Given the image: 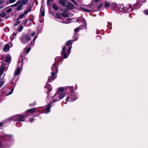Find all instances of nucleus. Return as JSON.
Segmentation results:
<instances>
[{"instance_id":"1","label":"nucleus","mask_w":148,"mask_h":148,"mask_svg":"<svg viewBox=\"0 0 148 148\" xmlns=\"http://www.w3.org/2000/svg\"><path fill=\"white\" fill-rule=\"evenodd\" d=\"M73 86H67L66 88L69 90V95L66 99V101L68 102L69 101H73L76 100L78 98V96L76 92L73 90Z\"/></svg>"},{"instance_id":"2","label":"nucleus","mask_w":148,"mask_h":148,"mask_svg":"<svg viewBox=\"0 0 148 148\" xmlns=\"http://www.w3.org/2000/svg\"><path fill=\"white\" fill-rule=\"evenodd\" d=\"M25 119L24 115L18 114L8 119V121H10L12 120L15 121H19L24 122L25 121Z\"/></svg>"},{"instance_id":"3","label":"nucleus","mask_w":148,"mask_h":148,"mask_svg":"<svg viewBox=\"0 0 148 148\" xmlns=\"http://www.w3.org/2000/svg\"><path fill=\"white\" fill-rule=\"evenodd\" d=\"M31 39L30 35L28 33L23 34L22 36L21 40L23 44H24L28 42Z\"/></svg>"},{"instance_id":"4","label":"nucleus","mask_w":148,"mask_h":148,"mask_svg":"<svg viewBox=\"0 0 148 148\" xmlns=\"http://www.w3.org/2000/svg\"><path fill=\"white\" fill-rule=\"evenodd\" d=\"M51 70L53 71L51 73V75H55L56 73H57L58 71V69L56 63H54L53 64L51 67Z\"/></svg>"},{"instance_id":"5","label":"nucleus","mask_w":148,"mask_h":148,"mask_svg":"<svg viewBox=\"0 0 148 148\" xmlns=\"http://www.w3.org/2000/svg\"><path fill=\"white\" fill-rule=\"evenodd\" d=\"M139 2H137L135 4H134L133 5L134 7H131L130 5V7L129 8H128V10L129 11H134L135 10H137L140 8V6L139 5Z\"/></svg>"},{"instance_id":"6","label":"nucleus","mask_w":148,"mask_h":148,"mask_svg":"<svg viewBox=\"0 0 148 148\" xmlns=\"http://www.w3.org/2000/svg\"><path fill=\"white\" fill-rule=\"evenodd\" d=\"M36 109V108H34L28 110L25 112V114L24 115L25 118L27 116H31V114H32L35 112Z\"/></svg>"},{"instance_id":"7","label":"nucleus","mask_w":148,"mask_h":148,"mask_svg":"<svg viewBox=\"0 0 148 148\" xmlns=\"http://www.w3.org/2000/svg\"><path fill=\"white\" fill-rule=\"evenodd\" d=\"M63 45L62 46V51L61 52V55L62 56L63 58H67V57L69 55H68V54L67 53H66L65 52V50H66V46H64Z\"/></svg>"},{"instance_id":"8","label":"nucleus","mask_w":148,"mask_h":148,"mask_svg":"<svg viewBox=\"0 0 148 148\" xmlns=\"http://www.w3.org/2000/svg\"><path fill=\"white\" fill-rule=\"evenodd\" d=\"M125 7L124 6V4H121V5L118 4L117 5V10L120 12H124L125 11Z\"/></svg>"},{"instance_id":"9","label":"nucleus","mask_w":148,"mask_h":148,"mask_svg":"<svg viewBox=\"0 0 148 148\" xmlns=\"http://www.w3.org/2000/svg\"><path fill=\"white\" fill-rule=\"evenodd\" d=\"M34 5V3H33L31 5V4L29 5V8H28L27 10H25L23 12V14L25 15L27 14L28 12H30L32 11V9Z\"/></svg>"},{"instance_id":"10","label":"nucleus","mask_w":148,"mask_h":148,"mask_svg":"<svg viewBox=\"0 0 148 148\" xmlns=\"http://www.w3.org/2000/svg\"><path fill=\"white\" fill-rule=\"evenodd\" d=\"M110 7L112 10L115 11L117 10V5L115 3H112Z\"/></svg>"},{"instance_id":"11","label":"nucleus","mask_w":148,"mask_h":148,"mask_svg":"<svg viewBox=\"0 0 148 148\" xmlns=\"http://www.w3.org/2000/svg\"><path fill=\"white\" fill-rule=\"evenodd\" d=\"M66 6L69 10H73L74 8V6L70 2H68L66 5Z\"/></svg>"},{"instance_id":"12","label":"nucleus","mask_w":148,"mask_h":148,"mask_svg":"<svg viewBox=\"0 0 148 148\" xmlns=\"http://www.w3.org/2000/svg\"><path fill=\"white\" fill-rule=\"evenodd\" d=\"M12 135H6L4 137H1L2 139L5 141H8L10 140V138L12 137Z\"/></svg>"},{"instance_id":"13","label":"nucleus","mask_w":148,"mask_h":148,"mask_svg":"<svg viewBox=\"0 0 148 148\" xmlns=\"http://www.w3.org/2000/svg\"><path fill=\"white\" fill-rule=\"evenodd\" d=\"M67 2V0H59L58 1L59 3L65 7H66Z\"/></svg>"},{"instance_id":"14","label":"nucleus","mask_w":148,"mask_h":148,"mask_svg":"<svg viewBox=\"0 0 148 148\" xmlns=\"http://www.w3.org/2000/svg\"><path fill=\"white\" fill-rule=\"evenodd\" d=\"M51 104H52V103H50L48 104L46 108V113H48L50 112V108L52 107Z\"/></svg>"},{"instance_id":"15","label":"nucleus","mask_w":148,"mask_h":148,"mask_svg":"<svg viewBox=\"0 0 148 148\" xmlns=\"http://www.w3.org/2000/svg\"><path fill=\"white\" fill-rule=\"evenodd\" d=\"M10 50V47L9 44L8 43L6 44L5 46L4 47L3 50V51L8 52Z\"/></svg>"},{"instance_id":"16","label":"nucleus","mask_w":148,"mask_h":148,"mask_svg":"<svg viewBox=\"0 0 148 148\" xmlns=\"http://www.w3.org/2000/svg\"><path fill=\"white\" fill-rule=\"evenodd\" d=\"M45 88H47L48 89V92L49 93L51 92L52 90L51 86L50 84H48L47 83V85L44 86Z\"/></svg>"},{"instance_id":"17","label":"nucleus","mask_w":148,"mask_h":148,"mask_svg":"<svg viewBox=\"0 0 148 148\" xmlns=\"http://www.w3.org/2000/svg\"><path fill=\"white\" fill-rule=\"evenodd\" d=\"M56 78V77L55 75L53 76L52 75L51 76H49L48 78V82H52Z\"/></svg>"},{"instance_id":"18","label":"nucleus","mask_w":148,"mask_h":148,"mask_svg":"<svg viewBox=\"0 0 148 148\" xmlns=\"http://www.w3.org/2000/svg\"><path fill=\"white\" fill-rule=\"evenodd\" d=\"M72 43V40H69L67 41L65 44L64 45H63V46H66V47H69L70 46H71Z\"/></svg>"},{"instance_id":"19","label":"nucleus","mask_w":148,"mask_h":148,"mask_svg":"<svg viewBox=\"0 0 148 148\" xmlns=\"http://www.w3.org/2000/svg\"><path fill=\"white\" fill-rule=\"evenodd\" d=\"M21 67H18L17 69L15 71L14 73V75L15 76H16L19 75L21 71Z\"/></svg>"},{"instance_id":"20","label":"nucleus","mask_w":148,"mask_h":148,"mask_svg":"<svg viewBox=\"0 0 148 148\" xmlns=\"http://www.w3.org/2000/svg\"><path fill=\"white\" fill-rule=\"evenodd\" d=\"M19 1L20 4H22L23 5L27 4L29 0H20Z\"/></svg>"},{"instance_id":"21","label":"nucleus","mask_w":148,"mask_h":148,"mask_svg":"<svg viewBox=\"0 0 148 148\" xmlns=\"http://www.w3.org/2000/svg\"><path fill=\"white\" fill-rule=\"evenodd\" d=\"M2 65H3V64H2L0 67V75H1L3 74L4 71V69L5 68V66H2Z\"/></svg>"},{"instance_id":"22","label":"nucleus","mask_w":148,"mask_h":148,"mask_svg":"<svg viewBox=\"0 0 148 148\" xmlns=\"http://www.w3.org/2000/svg\"><path fill=\"white\" fill-rule=\"evenodd\" d=\"M82 28V25H80L74 29V32L75 33H77Z\"/></svg>"},{"instance_id":"23","label":"nucleus","mask_w":148,"mask_h":148,"mask_svg":"<svg viewBox=\"0 0 148 148\" xmlns=\"http://www.w3.org/2000/svg\"><path fill=\"white\" fill-rule=\"evenodd\" d=\"M79 8L83 10V11L84 12H91L92 11V10H88L85 8H84L82 7H80Z\"/></svg>"},{"instance_id":"24","label":"nucleus","mask_w":148,"mask_h":148,"mask_svg":"<svg viewBox=\"0 0 148 148\" xmlns=\"http://www.w3.org/2000/svg\"><path fill=\"white\" fill-rule=\"evenodd\" d=\"M52 8L53 9L57 11L59 10L58 7L57 6V5L56 3H54L52 6Z\"/></svg>"},{"instance_id":"25","label":"nucleus","mask_w":148,"mask_h":148,"mask_svg":"<svg viewBox=\"0 0 148 148\" xmlns=\"http://www.w3.org/2000/svg\"><path fill=\"white\" fill-rule=\"evenodd\" d=\"M62 16L65 18H67L69 17V15L67 13L62 12L61 13Z\"/></svg>"},{"instance_id":"26","label":"nucleus","mask_w":148,"mask_h":148,"mask_svg":"<svg viewBox=\"0 0 148 148\" xmlns=\"http://www.w3.org/2000/svg\"><path fill=\"white\" fill-rule=\"evenodd\" d=\"M65 94L64 93H61L59 96V99L60 100L63 99L65 96Z\"/></svg>"},{"instance_id":"27","label":"nucleus","mask_w":148,"mask_h":148,"mask_svg":"<svg viewBox=\"0 0 148 148\" xmlns=\"http://www.w3.org/2000/svg\"><path fill=\"white\" fill-rule=\"evenodd\" d=\"M5 61L6 62H9L10 60V57L9 56H7L5 58Z\"/></svg>"},{"instance_id":"28","label":"nucleus","mask_w":148,"mask_h":148,"mask_svg":"<svg viewBox=\"0 0 148 148\" xmlns=\"http://www.w3.org/2000/svg\"><path fill=\"white\" fill-rule=\"evenodd\" d=\"M23 6V5L22 4H20L16 8V9L18 11H20L22 10V8Z\"/></svg>"},{"instance_id":"29","label":"nucleus","mask_w":148,"mask_h":148,"mask_svg":"<svg viewBox=\"0 0 148 148\" xmlns=\"http://www.w3.org/2000/svg\"><path fill=\"white\" fill-rule=\"evenodd\" d=\"M111 5V3H110V2H108L106 1L105 4V8H107L109 6L110 7Z\"/></svg>"},{"instance_id":"30","label":"nucleus","mask_w":148,"mask_h":148,"mask_svg":"<svg viewBox=\"0 0 148 148\" xmlns=\"http://www.w3.org/2000/svg\"><path fill=\"white\" fill-rule=\"evenodd\" d=\"M19 20H18V19L17 18L16 21L14 25V26H17L20 23L21 21H19Z\"/></svg>"},{"instance_id":"31","label":"nucleus","mask_w":148,"mask_h":148,"mask_svg":"<svg viewBox=\"0 0 148 148\" xmlns=\"http://www.w3.org/2000/svg\"><path fill=\"white\" fill-rule=\"evenodd\" d=\"M18 4H20V3L19 2V0L17 1L16 2V3L14 4H13L12 5L11 7H15V6H17Z\"/></svg>"},{"instance_id":"32","label":"nucleus","mask_w":148,"mask_h":148,"mask_svg":"<svg viewBox=\"0 0 148 148\" xmlns=\"http://www.w3.org/2000/svg\"><path fill=\"white\" fill-rule=\"evenodd\" d=\"M56 15L57 16V18L58 19H60L61 18V14L59 13H56Z\"/></svg>"},{"instance_id":"33","label":"nucleus","mask_w":148,"mask_h":148,"mask_svg":"<svg viewBox=\"0 0 148 148\" xmlns=\"http://www.w3.org/2000/svg\"><path fill=\"white\" fill-rule=\"evenodd\" d=\"M25 15L23 14H21L19 16H18V18H17L18 20H19L20 19L22 18H23L24 16Z\"/></svg>"},{"instance_id":"34","label":"nucleus","mask_w":148,"mask_h":148,"mask_svg":"<svg viewBox=\"0 0 148 148\" xmlns=\"http://www.w3.org/2000/svg\"><path fill=\"white\" fill-rule=\"evenodd\" d=\"M40 13L41 15L42 16H45V12L41 9V8H40Z\"/></svg>"},{"instance_id":"35","label":"nucleus","mask_w":148,"mask_h":148,"mask_svg":"<svg viewBox=\"0 0 148 148\" xmlns=\"http://www.w3.org/2000/svg\"><path fill=\"white\" fill-rule=\"evenodd\" d=\"M6 14L5 12H3L0 14V16L2 17H4L5 16Z\"/></svg>"},{"instance_id":"36","label":"nucleus","mask_w":148,"mask_h":148,"mask_svg":"<svg viewBox=\"0 0 148 148\" xmlns=\"http://www.w3.org/2000/svg\"><path fill=\"white\" fill-rule=\"evenodd\" d=\"M112 23H109L108 24V28H109L111 30L112 29V27L111 26H112Z\"/></svg>"},{"instance_id":"37","label":"nucleus","mask_w":148,"mask_h":148,"mask_svg":"<svg viewBox=\"0 0 148 148\" xmlns=\"http://www.w3.org/2000/svg\"><path fill=\"white\" fill-rule=\"evenodd\" d=\"M59 101V99H53V101L51 103H52V104H51L52 105L53 104V103H54V102H56Z\"/></svg>"},{"instance_id":"38","label":"nucleus","mask_w":148,"mask_h":148,"mask_svg":"<svg viewBox=\"0 0 148 148\" xmlns=\"http://www.w3.org/2000/svg\"><path fill=\"white\" fill-rule=\"evenodd\" d=\"M53 0H47V5L48 6H49L51 5V3L50 2L52 1Z\"/></svg>"},{"instance_id":"39","label":"nucleus","mask_w":148,"mask_h":148,"mask_svg":"<svg viewBox=\"0 0 148 148\" xmlns=\"http://www.w3.org/2000/svg\"><path fill=\"white\" fill-rule=\"evenodd\" d=\"M23 29V27L22 25H21L18 29V31L20 32H21Z\"/></svg>"},{"instance_id":"40","label":"nucleus","mask_w":148,"mask_h":148,"mask_svg":"<svg viewBox=\"0 0 148 148\" xmlns=\"http://www.w3.org/2000/svg\"><path fill=\"white\" fill-rule=\"evenodd\" d=\"M58 91L63 92L64 91V89L62 87H60L59 88Z\"/></svg>"},{"instance_id":"41","label":"nucleus","mask_w":148,"mask_h":148,"mask_svg":"<svg viewBox=\"0 0 148 148\" xmlns=\"http://www.w3.org/2000/svg\"><path fill=\"white\" fill-rule=\"evenodd\" d=\"M36 101H35L34 103H30L29 104V106L30 107L33 106L34 105H36Z\"/></svg>"},{"instance_id":"42","label":"nucleus","mask_w":148,"mask_h":148,"mask_svg":"<svg viewBox=\"0 0 148 148\" xmlns=\"http://www.w3.org/2000/svg\"><path fill=\"white\" fill-rule=\"evenodd\" d=\"M71 48L72 46H70L68 49V50H67V53L68 54V55H69V54L70 53V51L71 49Z\"/></svg>"},{"instance_id":"43","label":"nucleus","mask_w":148,"mask_h":148,"mask_svg":"<svg viewBox=\"0 0 148 148\" xmlns=\"http://www.w3.org/2000/svg\"><path fill=\"white\" fill-rule=\"evenodd\" d=\"M28 21L27 19H24L22 21V23H23L24 25L26 24Z\"/></svg>"},{"instance_id":"44","label":"nucleus","mask_w":148,"mask_h":148,"mask_svg":"<svg viewBox=\"0 0 148 148\" xmlns=\"http://www.w3.org/2000/svg\"><path fill=\"white\" fill-rule=\"evenodd\" d=\"M93 0H92V1H91V3L90 4H89V5H87V6L89 8H91V9L92 8V6L93 5V3H92V1Z\"/></svg>"},{"instance_id":"45","label":"nucleus","mask_w":148,"mask_h":148,"mask_svg":"<svg viewBox=\"0 0 148 148\" xmlns=\"http://www.w3.org/2000/svg\"><path fill=\"white\" fill-rule=\"evenodd\" d=\"M71 1L75 5H77L78 4L77 2L74 0H71Z\"/></svg>"},{"instance_id":"46","label":"nucleus","mask_w":148,"mask_h":148,"mask_svg":"<svg viewBox=\"0 0 148 148\" xmlns=\"http://www.w3.org/2000/svg\"><path fill=\"white\" fill-rule=\"evenodd\" d=\"M12 10V8H9L6 10V12L7 13H8L11 12Z\"/></svg>"},{"instance_id":"47","label":"nucleus","mask_w":148,"mask_h":148,"mask_svg":"<svg viewBox=\"0 0 148 148\" xmlns=\"http://www.w3.org/2000/svg\"><path fill=\"white\" fill-rule=\"evenodd\" d=\"M143 12L146 15H148V10H144Z\"/></svg>"},{"instance_id":"48","label":"nucleus","mask_w":148,"mask_h":148,"mask_svg":"<svg viewBox=\"0 0 148 148\" xmlns=\"http://www.w3.org/2000/svg\"><path fill=\"white\" fill-rule=\"evenodd\" d=\"M31 49V48L30 47L28 48L26 50V53H28L30 51Z\"/></svg>"},{"instance_id":"49","label":"nucleus","mask_w":148,"mask_h":148,"mask_svg":"<svg viewBox=\"0 0 148 148\" xmlns=\"http://www.w3.org/2000/svg\"><path fill=\"white\" fill-rule=\"evenodd\" d=\"M3 82L2 81H0V88H1L3 84Z\"/></svg>"},{"instance_id":"50","label":"nucleus","mask_w":148,"mask_h":148,"mask_svg":"<svg viewBox=\"0 0 148 148\" xmlns=\"http://www.w3.org/2000/svg\"><path fill=\"white\" fill-rule=\"evenodd\" d=\"M103 4L102 3H101L99 6L97 5V9H99L101 8L103 6Z\"/></svg>"},{"instance_id":"51","label":"nucleus","mask_w":148,"mask_h":148,"mask_svg":"<svg viewBox=\"0 0 148 148\" xmlns=\"http://www.w3.org/2000/svg\"><path fill=\"white\" fill-rule=\"evenodd\" d=\"M34 120V119L33 117L30 118L29 120V121L31 122H33Z\"/></svg>"},{"instance_id":"52","label":"nucleus","mask_w":148,"mask_h":148,"mask_svg":"<svg viewBox=\"0 0 148 148\" xmlns=\"http://www.w3.org/2000/svg\"><path fill=\"white\" fill-rule=\"evenodd\" d=\"M82 21L84 23H85L86 25H87V23H86V21L85 19V18H82Z\"/></svg>"},{"instance_id":"53","label":"nucleus","mask_w":148,"mask_h":148,"mask_svg":"<svg viewBox=\"0 0 148 148\" xmlns=\"http://www.w3.org/2000/svg\"><path fill=\"white\" fill-rule=\"evenodd\" d=\"M16 0H10V3H12L16 1Z\"/></svg>"},{"instance_id":"54","label":"nucleus","mask_w":148,"mask_h":148,"mask_svg":"<svg viewBox=\"0 0 148 148\" xmlns=\"http://www.w3.org/2000/svg\"><path fill=\"white\" fill-rule=\"evenodd\" d=\"M35 34V32H33L30 35H31L32 36H34Z\"/></svg>"},{"instance_id":"55","label":"nucleus","mask_w":148,"mask_h":148,"mask_svg":"<svg viewBox=\"0 0 148 148\" xmlns=\"http://www.w3.org/2000/svg\"><path fill=\"white\" fill-rule=\"evenodd\" d=\"M96 37L97 38H99L98 39L99 40H100L101 39V37L100 35H98L96 36Z\"/></svg>"},{"instance_id":"56","label":"nucleus","mask_w":148,"mask_h":148,"mask_svg":"<svg viewBox=\"0 0 148 148\" xmlns=\"http://www.w3.org/2000/svg\"><path fill=\"white\" fill-rule=\"evenodd\" d=\"M23 61V60L22 59L21 62V66H20V67H21V69H22L23 66V63H22V62Z\"/></svg>"},{"instance_id":"57","label":"nucleus","mask_w":148,"mask_h":148,"mask_svg":"<svg viewBox=\"0 0 148 148\" xmlns=\"http://www.w3.org/2000/svg\"><path fill=\"white\" fill-rule=\"evenodd\" d=\"M1 140L0 139V147H2L3 146V144L1 143Z\"/></svg>"},{"instance_id":"58","label":"nucleus","mask_w":148,"mask_h":148,"mask_svg":"<svg viewBox=\"0 0 148 148\" xmlns=\"http://www.w3.org/2000/svg\"><path fill=\"white\" fill-rule=\"evenodd\" d=\"M37 38V36L35 37L33 39V42H34V41H35L36 38Z\"/></svg>"},{"instance_id":"59","label":"nucleus","mask_w":148,"mask_h":148,"mask_svg":"<svg viewBox=\"0 0 148 148\" xmlns=\"http://www.w3.org/2000/svg\"><path fill=\"white\" fill-rule=\"evenodd\" d=\"M58 93H59V92H57L54 95L53 97H53V98H54V97H56V96L57 94H58Z\"/></svg>"},{"instance_id":"60","label":"nucleus","mask_w":148,"mask_h":148,"mask_svg":"<svg viewBox=\"0 0 148 148\" xmlns=\"http://www.w3.org/2000/svg\"><path fill=\"white\" fill-rule=\"evenodd\" d=\"M12 93L11 91H9L7 94V95H9L12 94Z\"/></svg>"},{"instance_id":"61","label":"nucleus","mask_w":148,"mask_h":148,"mask_svg":"<svg viewBox=\"0 0 148 148\" xmlns=\"http://www.w3.org/2000/svg\"><path fill=\"white\" fill-rule=\"evenodd\" d=\"M3 124V123H0V127H1L2 126V125Z\"/></svg>"},{"instance_id":"62","label":"nucleus","mask_w":148,"mask_h":148,"mask_svg":"<svg viewBox=\"0 0 148 148\" xmlns=\"http://www.w3.org/2000/svg\"><path fill=\"white\" fill-rule=\"evenodd\" d=\"M96 3H98L100 0H95Z\"/></svg>"},{"instance_id":"63","label":"nucleus","mask_w":148,"mask_h":148,"mask_svg":"<svg viewBox=\"0 0 148 148\" xmlns=\"http://www.w3.org/2000/svg\"><path fill=\"white\" fill-rule=\"evenodd\" d=\"M60 10L62 11L65 12V10H64L62 9L61 8H60Z\"/></svg>"},{"instance_id":"64","label":"nucleus","mask_w":148,"mask_h":148,"mask_svg":"<svg viewBox=\"0 0 148 148\" xmlns=\"http://www.w3.org/2000/svg\"><path fill=\"white\" fill-rule=\"evenodd\" d=\"M14 90V88H13L12 89H11V92H12V93L13 92V91Z\"/></svg>"}]
</instances>
